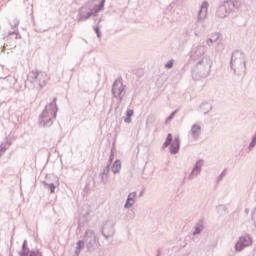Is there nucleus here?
Here are the masks:
<instances>
[{"mask_svg": "<svg viewBox=\"0 0 256 256\" xmlns=\"http://www.w3.org/2000/svg\"><path fill=\"white\" fill-rule=\"evenodd\" d=\"M195 233H199V231L196 229Z\"/></svg>", "mask_w": 256, "mask_h": 256, "instance_id": "nucleus-15", "label": "nucleus"}, {"mask_svg": "<svg viewBox=\"0 0 256 256\" xmlns=\"http://www.w3.org/2000/svg\"><path fill=\"white\" fill-rule=\"evenodd\" d=\"M253 245V240L249 236H242L239 238L238 242L235 245L236 251H243L245 247H251Z\"/></svg>", "mask_w": 256, "mask_h": 256, "instance_id": "nucleus-2", "label": "nucleus"}, {"mask_svg": "<svg viewBox=\"0 0 256 256\" xmlns=\"http://www.w3.org/2000/svg\"><path fill=\"white\" fill-rule=\"evenodd\" d=\"M39 71L37 70H33L29 73V77H31V79H39Z\"/></svg>", "mask_w": 256, "mask_h": 256, "instance_id": "nucleus-8", "label": "nucleus"}, {"mask_svg": "<svg viewBox=\"0 0 256 256\" xmlns=\"http://www.w3.org/2000/svg\"><path fill=\"white\" fill-rule=\"evenodd\" d=\"M191 132H192L193 137H197L198 135H201V126L193 125Z\"/></svg>", "mask_w": 256, "mask_h": 256, "instance_id": "nucleus-5", "label": "nucleus"}, {"mask_svg": "<svg viewBox=\"0 0 256 256\" xmlns=\"http://www.w3.org/2000/svg\"><path fill=\"white\" fill-rule=\"evenodd\" d=\"M113 173H119L121 171V161L116 160L112 166Z\"/></svg>", "mask_w": 256, "mask_h": 256, "instance_id": "nucleus-6", "label": "nucleus"}, {"mask_svg": "<svg viewBox=\"0 0 256 256\" xmlns=\"http://www.w3.org/2000/svg\"><path fill=\"white\" fill-rule=\"evenodd\" d=\"M125 90V86H123L122 80H116L112 87V93L116 97H121V94Z\"/></svg>", "mask_w": 256, "mask_h": 256, "instance_id": "nucleus-3", "label": "nucleus"}, {"mask_svg": "<svg viewBox=\"0 0 256 256\" xmlns=\"http://www.w3.org/2000/svg\"><path fill=\"white\" fill-rule=\"evenodd\" d=\"M134 114L133 110H127L126 115L127 117L125 118V123H131V117Z\"/></svg>", "mask_w": 256, "mask_h": 256, "instance_id": "nucleus-7", "label": "nucleus"}, {"mask_svg": "<svg viewBox=\"0 0 256 256\" xmlns=\"http://www.w3.org/2000/svg\"><path fill=\"white\" fill-rule=\"evenodd\" d=\"M51 193H55V187L53 185L50 186Z\"/></svg>", "mask_w": 256, "mask_h": 256, "instance_id": "nucleus-12", "label": "nucleus"}, {"mask_svg": "<svg viewBox=\"0 0 256 256\" xmlns=\"http://www.w3.org/2000/svg\"><path fill=\"white\" fill-rule=\"evenodd\" d=\"M42 76L44 75L45 77H47V74H41Z\"/></svg>", "mask_w": 256, "mask_h": 256, "instance_id": "nucleus-14", "label": "nucleus"}, {"mask_svg": "<svg viewBox=\"0 0 256 256\" xmlns=\"http://www.w3.org/2000/svg\"><path fill=\"white\" fill-rule=\"evenodd\" d=\"M135 197H137V193L135 192H132L128 195V199L125 204L126 209H129L130 207H133V205H135Z\"/></svg>", "mask_w": 256, "mask_h": 256, "instance_id": "nucleus-4", "label": "nucleus"}, {"mask_svg": "<svg viewBox=\"0 0 256 256\" xmlns=\"http://www.w3.org/2000/svg\"><path fill=\"white\" fill-rule=\"evenodd\" d=\"M169 145L171 153H177L179 151V137L173 139V135L168 134L164 147H169Z\"/></svg>", "mask_w": 256, "mask_h": 256, "instance_id": "nucleus-1", "label": "nucleus"}, {"mask_svg": "<svg viewBox=\"0 0 256 256\" xmlns=\"http://www.w3.org/2000/svg\"><path fill=\"white\" fill-rule=\"evenodd\" d=\"M166 67L167 69H171V67H173V61L167 62Z\"/></svg>", "mask_w": 256, "mask_h": 256, "instance_id": "nucleus-11", "label": "nucleus"}, {"mask_svg": "<svg viewBox=\"0 0 256 256\" xmlns=\"http://www.w3.org/2000/svg\"><path fill=\"white\" fill-rule=\"evenodd\" d=\"M224 7L225 9H232L233 7H235V4H233L232 1H227L224 3Z\"/></svg>", "mask_w": 256, "mask_h": 256, "instance_id": "nucleus-9", "label": "nucleus"}, {"mask_svg": "<svg viewBox=\"0 0 256 256\" xmlns=\"http://www.w3.org/2000/svg\"><path fill=\"white\" fill-rule=\"evenodd\" d=\"M209 8V4L207 2H204L201 6V10H200V13H207V9Z\"/></svg>", "mask_w": 256, "mask_h": 256, "instance_id": "nucleus-10", "label": "nucleus"}, {"mask_svg": "<svg viewBox=\"0 0 256 256\" xmlns=\"http://www.w3.org/2000/svg\"><path fill=\"white\" fill-rule=\"evenodd\" d=\"M103 7H105V0H102L101 2V9H103Z\"/></svg>", "mask_w": 256, "mask_h": 256, "instance_id": "nucleus-13", "label": "nucleus"}]
</instances>
